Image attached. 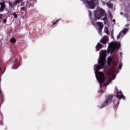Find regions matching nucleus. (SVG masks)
Listing matches in <instances>:
<instances>
[{
    "label": "nucleus",
    "mask_w": 130,
    "mask_h": 130,
    "mask_svg": "<svg viewBox=\"0 0 130 130\" xmlns=\"http://www.w3.org/2000/svg\"><path fill=\"white\" fill-rule=\"evenodd\" d=\"M105 57H106L105 53H102L100 56V58L98 62L99 64L94 66L96 78L100 85V87L102 89V87H104L105 88H106V85H109V84H110V82H111V80H107L106 83L103 84V82L105 81V80H106V77H105V75L103 72H99V70L103 69L104 68V66H105Z\"/></svg>",
    "instance_id": "obj_1"
},
{
    "label": "nucleus",
    "mask_w": 130,
    "mask_h": 130,
    "mask_svg": "<svg viewBox=\"0 0 130 130\" xmlns=\"http://www.w3.org/2000/svg\"><path fill=\"white\" fill-rule=\"evenodd\" d=\"M105 15V11L103 9H97L94 12V16L95 17L93 20L91 21V23L93 25H95V23L97 22L98 20H100L102 17L104 16Z\"/></svg>",
    "instance_id": "obj_2"
},
{
    "label": "nucleus",
    "mask_w": 130,
    "mask_h": 130,
    "mask_svg": "<svg viewBox=\"0 0 130 130\" xmlns=\"http://www.w3.org/2000/svg\"><path fill=\"white\" fill-rule=\"evenodd\" d=\"M84 4H87V8L93 10L95 9V2H96L97 0H91L89 1L88 0H81Z\"/></svg>",
    "instance_id": "obj_3"
},
{
    "label": "nucleus",
    "mask_w": 130,
    "mask_h": 130,
    "mask_svg": "<svg viewBox=\"0 0 130 130\" xmlns=\"http://www.w3.org/2000/svg\"><path fill=\"white\" fill-rule=\"evenodd\" d=\"M113 99V95H109L107 97L106 100L105 101L104 103L102 104L100 108H104L105 106H107L108 104H110L111 102H112V100Z\"/></svg>",
    "instance_id": "obj_4"
},
{
    "label": "nucleus",
    "mask_w": 130,
    "mask_h": 130,
    "mask_svg": "<svg viewBox=\"0 0 130 130\" xmlns=\"http://www.w3.org/2000/svg\"><path fill=\"white\" fill-rule=\"evenodd\" d=\"M117 94L116 95V97L120 100V99H123V100H125V96H124L123 94L121 92V91L117 89Z\"/></svg>",
    "instance_id": "obj_5"
},
{
    "label": "nucleus",
    "mask_w": 130,
    "mask_h": 130,
    "mask_svg": "<svg viewBox=\"0 0 130 130\" xmlns=\"http://www.w3.org/2000/svg\"><path fill=\"white\" fill-rule=\"evenodd\" d=\"M115 50V48H114V42H112L110 44H109L107 52L109 53V52H112Z\"/></svg>",
    "instance_id": "obj_6"
},
{
    "label": "nucleus",
    "mask_w": 130,
    "mask_h": 130,
    "mask_svg": "<svg viewBox=\"0 0 130 130\" xmlns=\"http://www.w3.org/2000/svg\"><path fill=\"white\" fill-rule=\"evenodd\" d=\"M20 3H21L20 0H15L13 4H12V3H11V2H9V5L10 7H11V8H15V7H16L18 4H20Z\"/></svg>",
    "instance_id": "obj_7"
},
{
    "label": "nucleus",
    "mask_w": 130,
    "mask_h": 130,
    "mask_svg": "<svg viewBox=\"0 0 130 130\" xmlns=\"http://www.w3.org/2000/svg\"><path fill=\"white\" fill-rule=\"evenodd\" d=\"M20 64V62H19V61H18V59H16L14 61V64L12 67V69L13 70H16V69H18L19 68V65Z\"/></svg>",
    "instance_id": "obj_8"
},
{
    "label": "nucleus",
    "mask_w": 130,
    "mask_h": 130,
    "mask_svg": "<svg viewBox=\"0 0 130 130\" xmlns=\"http://www.w3.org/2000/svg\"><path fill=\"white\" fill-rule=\"evenodd\" d=\"M100 42L102 43V44H106V43L108 42V37L107 36H105L101 40Z\"/></svg>",
    "instance_id": "obj_9"
},
{
    "label": "nucleus",
    "mask_w": 130,
    "mask_h": 130,
    "mask_svg": "<svg viewBox=\"0 0 130 130\" xmlns=\"http://www.w3.org/2000/svg\"><path fill=\"white\" fill-rule=\"evenodd\" d=\"M0 12L2 13V12H3L4 10L6 9V4H5L4 0L1 1V2H0Z\"/></svg>",
    "instance_id": "obj_10"
},
{
    "label": "nucleus",
    "mask_w": 130,
    "mask_h": 130,
    "mask_svg": "<svg viewBox=\"0 0 130 130\" xmlns=\"http://www.w3.org/2000/svg\"><path fill=\"white\" fill-rule=\"evenodd\" d=\"M121 46V45L120 44V42H114V47L115 48V49H119V48H120Z\"/></svg>",
    "instance_id": "obj_11"
},
{
    "label": "nucleus",
    "mask_w": 130,
    "mask_h": 130,
    "mask_svg": "<svg viewBox=\"0 0 130 130\" xmlns=\"http://www.w3.org/2000/svg\"><path fill=\"white\" fill-rule=\"evenodd\" d=\"M97 24L99 26V31L100 32H102V29H103V23L101 22H98L97 23Z\"/></svg>",
    "instance_id": "obj_12"
},
{
    "label": "nucleus",
    "mask_w": 130,
    "mask_h": 130,
    "mask_svg": "<svg viewBox=\"0 0 130 130\" xmlns=\"http://www.w3.org/2000/svg\"><path fill=\"white\" fill-rule=\"evenodd\" d=\"M103 46V45H102V44H101V43H98L97 44V45L95 46V49H96V51H99V50H100V49H101V48H102Z\"/></svg>",
    "instance_id": "obj_13"
},
{
    "label": "nucleus",
    "mask_w": 130,
    "mask_h": 130,
    "mask_svg": "<svg viewBox=\"0 0 130 130\" xmlns=\"http://www.w3.org/2000/svg\"><path fill=\"white\" fill-rule=\"evenodd\" d=\"M113 61V57H109L108 58V60H107V63L108 66H110L111 64V62Z\"/></svg>",
    "instance_id": "obj_14"
},
{
    "label": "nucleus",
    "mask_w": 130,
    "mask_h": 130,
    "mask_svg": "<svg viewBox=\"0 0 130 130\" xmlns=\"http://www.w3.org/2000/svg\"><path fill=\"white\" fill-rule=\"evenodd\" d=\"M27 9L26 7H21L20 9V11L21 12V15H24V13H25V15H26V9Z\"/></svg>",
    "instance_id": "obj_15"
},
{
    "label": "nucleus",
    "mask_w": 130,
    "mask_h": 130,
    "mask_svg": "<svg viewBox=\"0 0 130 130\" xmlns=\"http://www.w3.org/2000/svg\"><path fill=\"white\" fill-rule=\"evenodd\" d=\"M106 5L108 7L109 9H112L113 8V4L110 2H107Z\"/></svg>",
    "instance_id": "obj_16"
},
{
    "label": "nucleus",
    "mask_w": 130,
    "mask_h": 130,
    "mask_svg": "<svg viewBox=\"0 0 130 130\" xmlns=\"http://www.w3.org/2000/svg\"><path fill=\"white\" fill-rule=\"evenodd\" d=\"M103 20L104 21V24H107V21H108V19H107V16L106 15L104 18H103Z\"/></svg>",
    "instance_id": "obj_17"
},
{
    "label": "nucleus",
    "mask_w": 130,
    "mask_h": 130,
    "mask_svg": "<svg viewBox=\"0 0 130 130\" xmlns=\"http://www.w3.org/2000/svg\"><path fill=\"white\" fill-rule=\"evenodd\" d=\"M10 42H11V43H16V42H17V40L16 39L12 38L10 39Z\"/></svg>",
    "instance_id": "obj_18"
},
{
    "label": "nucleus",
    "mask_w": 130,
    "mask_h": 130,
    "mask_svg": "<svg viewBox=\"0 0 130 130\" xmlns=\"http://www.w3.org/2000/svg\"><path fill=\"white\" fill-rule=\"evenodd\" d=\"M14 19H17V18H18V15H17V13H16V12H14L12 14Z\"/></svg>",
    "instance_id": "obj_19"
},
{
    "label": "nucleus",
    "mask_w": 130,
    "mask_h": 130,
    "mask_svg": "<svg viewBox=\"0 0 130 130\" xmlns=\"http://www.w3.org/2000/svg\"><path fill=\"white\" fill-rule=\"evenodd\" d=\"M123 34H125V33H126L127 32V28H124L122 31Z\"/></svg>",
    "instance_id": "obj_20"
},
{
    "label": "nucleus",
    "mask_w": 130,
    "mask_h": 130,
    "mask_svg": "<svg viewBox=\"0 0 130 130\" xmlns=\"http://www.w3.org/2000/svg\"><path fill=\"white\" fill-rule=\"evenodd\" d=\"M59 21H60V19L56 20L55 22H54L53 23V25H55V24H56L57 23H58V22H59Z\"/></svg>",
    "instance_id": "obj_21"
},
{
    "label": "nucleus",
    "mask_w": 130,
    "mask_h": 130,
    "mask_svg": "<svg viewBox=\"0 0 130 130\" xmlns=\"http://www.w3.org/2000/svg\"><path fill=\"white\" fill-rule=\"evenodd\" d=\"M118 105H119V103L118 102H117L116 106H114V109H117V106H118Z\"/></svg>",
    "instance_id": "obj_22"
},
{
    "label": "nucleus",
    "mask_w": 130,
    "mask_h": 130,
    "mask_svg": "<svg viewBox=\"0 0 130 130\" xmlns=\"http://www.w3.org/2000/svg\"><path fill=\"white\" fill-rule=\"evenodd\" d=\"M122 68V63L120 62L119 66V70H120Z\"/></svg>",
    "instance_id": "obj_23"
},
{
    "label": "nucleus",
    "mask_w": 130,
    "mask_h": 130,
    "mask_svg": "<svg viewBox=\"0 0 130 130\" xmlns=\"http://www.w3.org/2000/svg\"><path fill=\"white\" fill-rule=\"evenodd\" d=\"M105 32L107 34H109V30H108V28H106L105 30Z\"/></svg>",
    "instance_id": "obj_24"
},
{
    "label": "nucleus",
    "mask_w": 130,
    "mask_h": 130,
    "mask_svg": "<svg viewBox=\"0 0 130 130\" xmlns=\"http://www.w3.org/2000/svg\"><path fill=\"white\" fill-rule=\"evenodd\" d=\"M116 64H117L116 63H115V65H114V66H113V67L114 71H115V70H116Z\"/></svg>",
    "instance_id": "obj_25"
},
{
    "label": "nucleus",
    "mask_w": 130,
    "mask_h": 130,
    "mask_svg": "<svg viewBox=\"0 0 130 130\" xmlns=\"http://www.w3.org/2000/svg\"><path fill=\"white\" fill-rule=\"evenodd\" d=\"M89 17H92V12L91 11H89Z\"/></svg>",
    "instance_id": "obj_26"
},
{
    "label": "nucleus",
    "mask_w": 130,
    "mask_h": 130,
    "mask_svg": "<svg viewBox=\"0 0 130 130\" xmlns=\"http://www.w3.org/2000/svg\"><path fill=\"white\" fill-rule=\"evenodd\" d=\"M3 22L4 24H6V23H7V19H5L3 20Z\"/></svg>",
    "instance_id": "obj_27"
},
{
    "label": "nucleus",
    "mask_w": 130,
    "mask_h": 130,
    "mask_svg": "<svg viewBox=\"0 0 130 130\" xmlns=\"http://www.w3.org/2000/svg\"><path fill=\"white\" fill-rule=\"evenodd\" d=\"M3 17H4V15L0 14V19H2V18H3Z\"/></svg>",
    "instance_id": "obj_28"
},
{
    "label": "nucleus",
    "mask_w": 130,
    "mask_h": 130,
    "mask_svg": "<svg viewBox=\"0 0 130 130\" xmlns=\"http://www.w3.org/2000/svg\"><path fill=\"white\" fill-rule=\"evenodd\" d=\"M34 1V4H36V3H37V0H33Z\"/></svg>",
    "instance_id": "obj_29"
},
{
    "label": "nucleus",
    "mask_w": 130,
    "mask_h": 130,
    "mask_svg": "<svg viewBox=\"0 0 130 130\" xmlns=\"http://www.w3.org/2000/svg\"><path fill=\"white\" fill-rule=\"evenodd\" d=\"M30 4V1H27L26 5H29Z\"/></svg>",
    "instance_id": "obj_30"
},
{
    "label": "nucleus",
    "mask_w": 130,
    "mask_h": 130,
    "mask_svg": "<svg viewBox=\"0 0 130 130\" xmlns=\"http://www.w3.org/2000/svg\"><path fill=\"white\" fill-rule=\"evenodd\" d=\"M120 38V37L119 36V35H118L117 37V39H119Z\"/></svg>",
    "instance_id": "obj_31"
},
{
    "label": "nucleus",
    "mask_w": 130,
    "mask_h": 130,
    "mask_svg": "<svg viewBox=\"0 0 130 130\" xmlns=\"http://www.w3.org/2000/svg\"><path fill=\"white\" fill-rule=\"evenodd\" d=\"M101 93H104V90H101Z\"/></svg>",
    "instance_id": "obj_32"
},
{
    "label": "nucleus",
    "mask_w": 130,
    "mask_h": 130,
    "mask_svg": "<svg viewBox=\"0 0 130 130\" xmlns=\"http://www.w3.org/2000/svg\"><path fill=\"white\" fill-rule=\"evenodd\" d=\"M112 22H113V23H115V19H113Z\"/></svg>",
    "instance_id": "obj_33"
},
{
    "label": "nucleus",
    "mask_w": 130,
    "mask_h": 130,
    "mask_svg": "<svg viewBox=\"0 0 130 130\" xmlns=\"http://www.w3.org/2000/svg\"><path fill=\"white\" fill-rule=\"evenodd\" d=\"M29 6H32V4H30Z\"/></svg>",
    "instance_id": "obj_34"
},
{
    "label": "nucleus",
    "mask_w": 130,
    "mask_h": 130,
    "mask_svg": "<svg viewBox=\"0 0 130 130\" xmlns=\"http://www.w3.org/2000/svg\"><path fill=\"white\" fill-rule=\"evenodd\" d=\"M1 70H2V69L0 68V71H1Z\"/></svg>",
    "instance_id": "obj_35"
},
{
    "label": "nucleus",
    "mask_w": 130,
    "mask_h": 130,
    "mask_svg": "<svg viewBox=\"0 0 130 130\" xmlns=\"http://www.w3.org/2000/svg\"><path fill=\"white\" fill-rule=\"evenodd\" d=\"M13 60V59H11V60Z\"/></svg>",
    "instance_id": "obj_36"
},
{
    "label": "nucleus",
    "mask_w": 130,
    "mask_h": 130,
    "mask_svg": "<svg viewBox=\"0 0 130 130\" xmlns=\"http://www.w3.org/2000/svg\"><path fill=\"white\" fill-rule=\"evenodd\" d=\"M13 60V59H11V60Z\"/></svg>",
    "instance_id": "obj_37"
}]
</instances>
